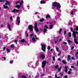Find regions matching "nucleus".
<instances>
[{
    "label": "nucleus",
    "instance_id": "1",
    "mask_svg": "<svg viewBox=\"0 0 78 78\" xmlns=\"http://www.w3.org/2000/svg\"><path fill=\"white\" fill-rule=\"evenodd\" d=\"M71 31L73 32V36L74 37V42L75 44H78V40L76 39V34H77L78 35V32L77 31L76 32L75 29H73V28H71Z\"/></svg>",
    "mask_w": 78,
    "mask_h": 78
},
{
    "label": "nucleus",
    "instance_id": "2",
    "mask_svg": "<svg viewBox=\"0 0 78 78\" xmlns=\"http://www.w3.org/2000/svg\"><path fill=\"white\" fill-rule=\"evenodd\" d=\"M52 6L54 8H56L57 10L61 8L60 4L56 2H54L52 3Z\"/></svg>",
    "mask_w": 78,
    "mask_h": 78
},
{
    "label": "nucleus",
    "instance_id": "3",
    "mask_svg": "<svg viewBox=\"0 0 78 78\" xmlns=\"http://www.w3.org/2000/svg\"><path fill=\"white\" fill-rule=\"evenodd\" d=\"M34 29L35 31H36V32H38L39 31V29H38V28L37 27V23H35V24H34Z\"/></svg>",
    "mask_w": 78,
    "mask_h": 78
},
{
    "label": "nucleus",
    "instance_id": "4",
    "mask_svg": "<svg viewBox=\"0 0 78 78\" xmlns=\"http://www.w3.org/2000/svg\"><path fill=\"white\" fill-rule=\"evenodd\" d=\"M46 62H47V61H43L42 62L41 67L42 68H44L45 67V66L46 64Z\"/></svg>",
    "mask_w": 78,
    "mask_h": 78
},
{
    "label": "nucleus",
    "instance_id": "5",
    "mask_svg": "<svg viewBox=\"0 0 78 78\" xmlns=\"http://www.w3.org/2000/svg\"><path fill=\"white\" fill-rule=\"evenodd\" d=\"M29 30H30V31H32L33 29V26L31 25H30L28 27Z\"/></svg>",
    "mask_w": 78,
    "mask_h": 78
},
{
    "label": "nucleus",
    "instance_id": "6",
    "mask_svg": "<svg viewBox=\"0 0 78 78\" xmlns=\"http://www.w3.org/2000/svg\"><path fill=\"white\" fill-rule=\"evenodd\" d=\"M23 3V1H21V2H20V5H17L16 6V8H17L18 9H19L20 8V6L21 5H22V4Z\"/></svg>",
    "mask_w": 78,
    "mask_h": 78
},
{
    "label": "nucleus",
    "instance_id": "7",
    "mask_svg": "<svg viewBox=\"0 0 78 78\" xmlns=\"http://www.w3.org/2000/svg\"><path fill=\"white\" fill-rule=\"evenodd\" d=\"M45 44L41 45V49L43 51H45Z\"/></svg>",
    "mask_w": 78,
    "mask_h": 78
},
{
    "label": "nucleus",
    "instance_id": "8",
    "mask_svg": "<svg viewBox=\"0 0 78 78\" xmlns=\"http://www.w3.org/2000/svg\"><path fill=\"white\" fill-rule=\"evenodd\" d=\"M16 21H17V22L18 23V24H17V25H19V24L20 23V17H19V16H17V17Z\"/></svg>",
    "mask_w": 78,
    "mask_h": 78
},
{
    "label": "nucleus",
    "instance_id": "9",
    "mask_svg": "<svg viewBox=\"0 0 78 78\" xmlns=\"http://www.w3.org/2000/svg\"><path fill=\"white\" fill-rule=\"evenodd\" d=\"M40 57L41 58V59H44L45 57V55L42 54H40Z\"/></svg>",
    "mask_w": 78,
    "mask_h": 78
},
{
    "label": "nucleus",
    "instance_id": "10",
    "mask_svg": "<svg viewBox=\"0 0 78 78\" xmlns=\"http://www.w3.org/2000/svg\"><path fill=\"white\" fill-rule=\"evenodd\" d=\"M19 12V10L16 9H13V10L12 11V12Z\"/></svg>",
    "mask_w": 78,
    "mask_h": 78
},
{
    "label": "nucleus",
    "instance_id": "11",
    "mask_svg": "<svg viewBox=\"0 0 78 78\" xmlns=\"http://www.w3.org/2000/svg\"><path fill=\"white\" fill-rule=\"evenodd\" d=\"M71 58V56H70V55H69L68 56V58L67 59V60L68 61H69L70 60Z\"/></svg>",
    "mask_w": 78,
    "mask_h": 78
},
{
    "label": "nucleus",
    "instance_id": "12",
    "mask_svg": "<svg viewBox=\"0 0 78 78\" xmlns=\"http://www.w3.org/2000/svg\"><path fill=\"white\" fill-rule=\"evenodd\" d=\"M70 14L71 17H73V11H72L71 12Z\"/></svg>",
    "mask_w": 78,
    "mask_h": 78
},
{
    "label": "nucleus",
    "instance_id": "13",
    "mask_svg": "<svg viewBox=\"0 0 78 78\" xmlns=\"http://www.w3.org/2000/svg\"><path fill=\"white\" fill-rule=\"evenodd\" d=\"M68 68V66H66L65 67V72L66 73L67 72V68Z\"/></svg>",
    "mask_w": 78,
    "mask_h": 78
},
{
    "label": "nucleus",
    "instance_id": "14",
    "mask_svg": "<svg viewBox=\"0 0 78 78\" xmlns=\"http://www.w3.org/2000/svg\"><path fill=\"white\" fill-rule=\"evenodd\" d=\"M7 27H8V28L9 30H11V27L9 24L8 25Z\"/></svg>",
    "mask_w": 78,
    "mask_h": 78
},
{
    "label": "nucleus",
    "instance_id": "15",
    "mask_svg": "<svg viewBox=\"0 0 78 78\" xmlns=\"http://www.w3.org/2000/svg\"><path fill=\"white\" fill-rule=\"evenodd\" d=\"M5 2H6V3L5 4V5H7L8 4V5H9V2L8 1H5Z\"/></svg>",
    "mask_w": 78,
    "mask_h": 78
},
{
    "label": "nucleus",
    "instance_id": "16",
    "mask_svg": "<svg viewBox=\"0 0 78 78\" xmlns=\"http://www.w3.org/2000/svg\"><path fill=\"white\" fill-rule=\"evenodd\" d=\"M4 8L5 9H7L8 8V6H6L5 5H3Z\"/></svg>",
    "mask_w": 78,
    "mask_h": 78
},
{
    "label": "nucleus",
    "instance_id": "17",
    "mask_svg": "<svg viewBox=\"0 0 78 78\" xmlns=\"http://www.w3.org/2000/svg\"><path fill=\"white\" fill-rule=\"evenodd\" d=\"M49 28L50 29H52V28H53V26L52 25H49Z\"/></svg>",
    "mask_w": 78,
    "mask_h": 78
},
{
    "label": "nucleus",
    "instance_id": "18",
    "mask_svg": "<svg viewBox=\"0 0 78 78\" xmlns=\"http://www.w3.org/2000/svg\"><path fill=\"white\" fill-rule=\"evenodd\" d=\"M68 34L69 37H72V35H71V33L69 32V33H68Z\"/></svg>",
    "mask_w": 78,
    "mask_h": 78
},
{
    "label": "nucleus",
    "instance_id": "19",
    "mask_svg": "<svg viewBox=\"0 0 78 78\" xmlns=\"http://www.w3.org/2000/svg\"><path fill=\"white\" fill-rule=\"evenodd\" d=\"M10 47L11 48H14V44H12L11 45Z\"/></svg>",
    "mask_w": 78,
    "mask_h": 78
},
{
    "label": "nucleus",
    "instance_id": "20",
    "mask_svg": "<svg viewBox=\"0 0 78 78\" xmlns=\"http://www.w3.org/2000/svg\"><path fill=\"white\" fill-rule=\"evenodd\" d=\"M47 29L44 28V33H45L46 32H47Z\"/></svg>",
    "mask_w": 78,
    "mask_h": 78
},
{
    "label": "nucleus",
    "instance_id": "21",
    "mask_svg": "<svg viewBox=\"0 0 78 78\" xmlns=\"http://www.w3.org/2000/svg\"><path fill=\"white\" fill-rule=\"evenodd\" d=\"M32 40L33 42H35V41H36V39L34 37H33L32 38Z\"/></svg>",
    "mask_w": 78,
    "mask_h": 78
},
{
    "label": "nucleus",
    "instance_id": "22",
    "mask_svg": "<svg viewBox=\"0 0 78 78\" xmlns=\"http://www.w3.org/2000/svg\"><path fill=\"white\" fill-rule=\"evenodd\" d=\"M46 17L47 19V18H50V15H47L46 16Z\"/></svg>",
    "mask_w": 78,
    "mask_h": 78
},
{
    "label": "nucleus",
    "instance_id": "23",
    "mask_svg": "<svg viewBox=\"0 0 78 78\" xmlns=\"http://www.w3.org/2000/svg\"><path fill=\"white\" fill-rule=\"evenodd\" d=\"M44 21V18L40 20V22H42Z\"/></svg>",
    "mask_w": 78,
    "mask_h": 78
},
{
    "label": "nucleus",
    "instance_id": "24",
    "mask_svg": "<svg viewBox=\"0 0 78 78\" xmlns=\"http://www.w3.org/2000/svg\"><path fill=\"white\" fill-rule=\"evenodd\" d=\"M56 49L57 51H58V52H59V48H58V47H57L56 48Z\"/></svg>",
    "mask_w": 78,
    "mask_h": 78
},
{
    "label": "nucleus",
    "instance_id": "25",
    "mask_svg": "<svg viewBox=\"0 0 78 78\" xmlns=\"http://www.w3.org/2000/svg\"><path fill=\"white\" fill-rule=\"evenodd\" d=\"M68 42L69 44H70L71 42H72V41L69 40H68Z\"/></svg>",
    "mask_w": 78,
    "mask_h": 78
},
{
    "label": "nucleus",
    "instance_id": "26",
    "mask_svg": "<svg viewBox=\"0 0 78 78\" xmlns=\"http://www.w3.org/2000/svg\"><path fill=\"white\" fill-rule=\"evenodd\" d=\"M41 4H43V3H45V2H44V1H41Z\"/></svg>",
    "mask_w": 78,
    "mask_h": 78
},
{
    "label": "nucleus",
    "instance_id": "27",
    "mask_svg": "<svg viewBox=\"0 0 78 78\" xmlns=\"http://www.w3.org/2000/svg\"><path fill=\"white\" fill-rule=\"evenodd\" d=\"M27 31H26V37H28V34H27Z\"/></svg>",
    "mask_w": 78,
    "mask_h": 78
},
{
    "label": "nucleus",
    "instance_id": "28",
    "mask_svg": "<svg viewBox=\"0 0 78 78\" xmlns=\"http://www.w3.org/2000/svg\"><path fill=\"white\" fill-rule=\"evenodd\" d=\"M62 68L61 67H60V68H59L58 69V72H60V70H61V68Z\"/></svg>",
    "mask_w": 78,
    "mask_h": 78
},
{
    "label": "nucleus",
    "instance_id": "29",
    "mask_svg": "<svg viewBox=\"0 0 78 78\" xmlns=\"http://www.w3.org/2000/svg\"><path fill=\"white\" fill-rule=\"evenodd\" d=\"M52 59L53 61H55V56H53L52 57Z\"/></svg>",
    "mask_w": 78,
    "mask_h": 78
},
{
    "label": "nucleus",
    "instance_id": "30",
    "mask_svg": "<svg viewBox=\"0 0 78 78\" xmlns=\"http://www.w3.org/2000/svg\"><path fill=\"white\" fill-rule=\"evenodd\" d=\"M33 36H34V34H30V38H31L32 37H33Z\"/></svg>",
    "mask_w": 78,
    "mask_h": 78
},
{
    "label": "nucleus",
    "instance_id": "31",
    "mask_svg": "<svg viewBox=\"0 0 78 78\" xmlns=\"http://www.w3.org/2000/svg\"><path fill=\"white\" fill-rule=\"evenodd\" d=\"M62 29H61L60 30V31L58 32L59 34H61V31H62Z\"/></svg>",
    "mask_w": 78,
    "mask_h": 78
},
{
    "label": "nucleus",
    "instance_id": "32",
    "mask_svg": "<svg viewBox=\"0 0 78 78\" xmlns=\"http://www.w3.org/2000/svg\"><path fill=\"white\" fill-rule=\"evenodd\" d=\"M20 42H25V40L22 39L21 40Z\"/></svg>",
    "mask_w": 78,
    "mask_h": 78
},
{
    "label": "nucleus",
    "instance_id": "33",
    "mask_svg": "<svg viewBox=\"0 0 78 78\" xmlns=\"http://www.w3.org/2000/svg\"><path fill=\"white\" fill-rule=\"evenodd\" d=\"M44 28H47V29L48 28V27H47V25H45V26H44Z\"/></svg>",
    "mask_w": 78,
    "mask_h": 78
},
{
    "label": "nucleus",
    "instance_id": "34",
    "mask_svg": "<svg viewBox=\"0 0 78 78\" xmlns=\"http://www.w3.org/2000/svg\"><path fill=\"white\" fill-rule=\"evenodd\" d=\"M58 67H59V65H56L55 66V69H58Z\"/></svg>",
    "mask_w": 78,
    "mask_h": 78
},
{
    "label": "nucleus",
    "instance_id": "35",
    "mask_svg": "<svg viewBox=\"0 0 78 78\" xmlns=\"http://www.w3.org/2000/svg\"><path fill=\"white\" fill-rule=\"evenodd\" d=\"M62 62L63 63H64V64H66V62L65 61H64V60H62Z\"/></svg>",
    "mask_w": 78,
    "mask_h": 78
},
{
    "label": "nucleus",
    "instance_id": "36",
    "mask_svg": "<svg viewBox=\"0 0 78 78\" xmlns=\"http://www.w3.org/2000/svg\"><path fill=\"white\" fill-rule=\"evenodd\" d=\"M5 0H0V2H5Z\"/></svg>",
    "mask_w": 78,
    "mask_h": 78
},
{
    "label": "nucleus",
    "instance_id": "37",
    "mask_svg": "<svg viewBox=\"0 0 78 78\" xmlns=\"http://www.w3.org/2000/svg\"><path fill=\"white\" fill-rule=\"evenodd\" d=\"M21 77L22 78H26V77L25 76H22Z\"/></svg>",
    "mask_w": 78,
    "mask_h": 78
},
{
    "label": "nucleus",
    "instance_id": "38",
    "mask_svg": "<svg viewBox=\"0 0 78 78\" xmlns=\"http://www.w3.org/2000/svg\"><path fill=\"white\" fill-rule=\"evenodd\" d=\"M63 44H64V45H66L67 43L66 42H63Z\"/></svg>",
    "mask_w": 78,
    "mask_h": 78
},
{
    "label": "nucleus",
    "instance_id": "39",
    "mask_svg": "<svg viewBox=\"0 0 78 78\" xmlns=\"http://www.w3.org/2000/svg\"><path fill=\"white\" fill-rule=\"evenodd\" d=\"M10 19L11 20H12V16H11L10 17Z\"/></svg>",
    "mask_w": 78,
    "mask_h": 78
},
{
    "label": "nucleus",
    "instance_id": "40",
    "mask_svg": "<svg viewBox=\"0 0 78 78\" xmlns=\"http://www.w3.org/2000/svg\"><path fill=\"white\" fill-rule=\"evenodd\" d=\"M71 59H73V60H75V58H74L73 57H72Z\"/></svg>",
    "mask_w": 78,
    "mask_h": 78
},
{
    "label": "nucleus",
    "instance_id": "41",
    "mask_svg": "<svg viewBox=\"0 0 78 78\" xmlns=\"http://www.w3.org/2000/svg\"><path fill=\"white\" fill-rule=\"evenodd\" d=\"M6 50L8 52H9V50L8 49V48H7L6 49Z\"/></svg>",
    "mask_w": 78,
    "mask_h": 78
},
{
    "label": "nucleus",
    "instance_id": "42",
    "mask_svg": "<svg viewBox=\"0 0 78 78\" xmlns=\"http://www.w3.org/2000/svg\"><path fill=\"white\" fill-rule=\"evenodd\" d=\"M20 2V1H18L16 2L15 3H16V4H17V3H19Z\"/></svg>",
    "mask_w": 78,
    "mask_h": 78
},
{
    "label": "nucleus",
    "instance_id": "43",
    "mask_svg": "<svg viewBox=\"0 0 78 78\" xmlns=\"http://www.w3.org/2000/svg\"><path fill=\"white\" fill-rule=\"evenodd\" d=\"M12 62H13V61H10V64H12Z\"/></svg>",
    "mask_w": 78,
    "mask_h": 78
},
{
    "label": "nucleus",
    "instance_id": "44",
    "mask_svg": "<svg viewBox=\"0 0 78 78\" xmlns=\"http://www.w3.org/2000/svg\"><path fill=\"white\" fill-rule=\"evenodd\" d=\"M76 31H78V27H76Z\"/></svg>",
    "mask_w": 78,
    "mask_h": 78
},
{
    "label": "nucleus",
    "instance_id": "45",
    "mask_svg": "<svg viewBox=\"0 0 78 78\" xmlns=\"http://www.w3.org/2000/svg\"><path fill=\"white\" fill-rule=\"evenodd\" d=\"M73 48H74V46H73V47H72L71 48V50H72V49H73Z\"/></svg>",
    "mask_w": 78,
    "mask_h": 78
},
{
    "label": "nucleus",
    "instance_id": "46",
    "mask_svg": "<svg viewBox=\"0 0 78 78\" xmlns=\"http://www.w3.org/2000/svg\"><path fill=\"white\" fill-rule=\"evenodd\" d=\"M48 50H50V46H49L48 48Z\"/></svg>",
    "mask_w": 78,
    "mask_h": 78
},
{
    "label": "nucleus",
    "instance_id": "47",
    "mask_svg": "<svg viewBox=\"0 0 78 78\" xmlns=\"http://www.w3.org/2000/svg\"><path fill=\"white\" fill-rule=\"evenodd\" d=\"M55 44H56L57 43V41L56 40H55V41L54 42Z\"/></svg>",
    "mask_w": 78,
    "mask_h": 78
},
{
    "label": "nucleus",
    "instance_id": "48",
    "mask_svg": "<svg viewBox=\"0 0 78 78\" xmlns=\"http://www.w3.org/2000/svg\"><path fill=\"white\" fill-rule=\"evenodd\" d=\"M71 73V72H70V71H69V72H68V74H70Z\"/></svg>",
    "mask_w": 78,
    "mask_h": 78
},
{
    "label": "nucleus",
    "instance_id": "49",
    "mask_svg": "<svg viewBox=\"0 0 78 78\" xmlns=\"http://www.w3.org/2000/svg\"><path fill=\"white\" fill-rule=\"evenodd\" d=\"M17 41L16 40H15L14 41V42H15V43H16V44H17Z\"/></svg>",
    "mask_w": 78,
    "mask_h": 78
},
{
    "label": "nucleus",
    "instance_id": "50",
    "mask_svg": "<svg viewBox=\"0 0 78 78\" xmlns=\"http://www.w3.org/2000/svg\"><path fill=\"white\" fill-rule=\"evenodd\" d=\"M65 78H67V75H66L64 76Z\"/></svg>",
    "mask_w": 78,
    "mask_h": 78
},
{
    "label": "nucleus",
    "instance_id": "51",
    "mask_svg": "<svg viewBox=\"0 0 78 78\" xmlns=\"http://www.w3.org/2000/svg\"><path fill=\"white\" fill-rule=\"evenodd\" d=\"M61 55V52H60L59 54H58V56H59V55Z\"/></svg>",
    "mask_w": 78,
    "mask_h": 78
},
{
    "label": "nucleus",
    "instance_id": "52",
    "mask_svg": "<svg viewBox=\"0 0 78 78\" xmlns=\"http://www.w3.org/2000/svg\"><path fill=\"white\" fill-rule=\"evenodd\" d=\"M66 34V30H65L64 32V34Z\"/></svg>",
    "mask_w": 78,
    "mask_h": 78
},
{
    "label": "nucleus",
    "instance_id": "53",
    "mask_svg": "<svg viewBox=\"0 0 78 78\" xmlns=\"http://www.w3.org/2000/svg\"><path fill=\"white\" fill-rule=\"evenodd\" d=\"M58 61H61V59L60 58H58Z\"/></svg>",
    "mask_w": 78,
    "mask_h": 78
},
{
    "label": "nucleus",
    "instance_id": "54",
    "mask_svg": "<svg viewBox=\"0 0 78 78\" xmlns=\"http://www.w3.org/2000/svg\"><path fill=\"white\" fill-rule=\"evenodd\" d=\"M76 65L78 66V60H77V61Z\"/></svg>",
    "mask_w": 78,
    "mask_h": 78
},
{
    "label": "nucleus",
    "instance_id": "55",
    "mask_svg": "<svg viewBox=\"0 0 78 78\" xmlns=\"http://www.w3.org/2000/svg\"><path fill=\"white\" fill-rule=\"evenodd\" d=\"M55 78H58V76H57V75H56V74H55Z\"/></svg>",
    "mask_w": 78,
    "mask_h": 78
},
{
    "label": "nucleus",
    "instance_id": "56",
    "mask_svg": "<svg viewBox=\"0 0 78 78\" xmlns=\"http://www.w3.org/2000/svg\"><path fill=\"white\" fill-rule=\"evenodd\" d=\"M35 39H37V37H36V35H35Z\"/></svg>",
    "mask_w": 78,
    "mask_h": 78
},
{
    "label": "nucleus",
    "instance_id": "57",
    "mask_svg": "<svg viewBox=\"0 0 78 78\" xmlns=\"http://www.w3.org/2000/svg\"><path fill=\"white\" fill-rule=\"evenodd\" d=\"M5 49H6V48L4 47L3 48V50H5Z\"/></svg>",
    "mask_w": 78,
    "mask_h": 78
},
{
    "label": "nucleus",
    "instance_id": "58",
    "mask_svg": "<svg viewBox=\"0 0 78 78\" xmlns=\"http://www.w3.org/2000/svg\"><path fill=\"white\" fill-rule=\"evenodd\" d=\"M1 27H2V28H3V25H1Z\"/></svg>",
    "mask_w": 78,
    "mask_h": 78
},
{
    "label": "nucleus",
    "instance_id": "59",
    "mask_svg": "<svg viewBox=\"0 0 78 78\" xmlns=\"http://www.w3.org/2000/svg\"><path fill=\"white\" fill-rule=\"evenodd\" d=\"M71 68H74V66H71Z\"/></svg>",
    "mask_w": 78,
    "mask_h": 78
},
{
    "label": "nucleus",
    "instance_id": "60",
    "mask_svg": "<svg viewBox=\"0 0 78 78\" xmlns=\"http://www.w3.org/2000/svg\"><path fill=\"white\" fill-rule=\"evenodd\" d=\"M48 78H51V77L50 76H48Z\"/></svg>",
    "mask_w": 78,
    "mask_h": 78
},
{
    "label": "nucleus",
    "instance_id": "61",
    "mask_svg": "<svg viewBox=\"0 0 78 78\" xmlns=\"http://www.w3.org/2000/svg\"><path fill=\"white\" fill-rule=\"evenodd\" d=\"M44 76V74H42L41 75V76Z\"/></svg>",
    "mask_w": 78,
    "mask_h": 78
},
{
    "label": "nucleus",
    "instance_id": "62",
    "mask_svg": "<svg viewBox=\"0 0 78 78\" xmlns=\"http://www.w3.org/2000/svg\"><path fill=\"white\" fill-rule=\"evenodd\" d=\"M4 60H6V58L4 57Z\"/></svg>",
    "mask_w": 78,
    "mask_h": 78
},
{
    "label": "nucleus",
    "instance_id": "63",
    "mask_svg": "<svg viewBox=\"0 0 78 78\" xmlns=\"http://www.w3.org/2000/svg\"><path fill=\"white\" fill-rule=\"evenodd\" d=\"M37 14V12H36L35 13V14Z\"/></svg>",
    "mask_w": 78,
    "mask_h": 78
},
{
    "label": "nucleus",
    "instance_id": "64",
    "mask_svg": "<svg viewBox=\"0 0 78 78\" xmlns=\"http://www.w3.org/2000/svg\"><path fill=\"white\" fill-rule=\"evenodd\" d=\"M53 49H51V50H50V51H53Z\"/></svg>",
    "mask_w": 78,
    "mask_h": 78
}]
</instances>
